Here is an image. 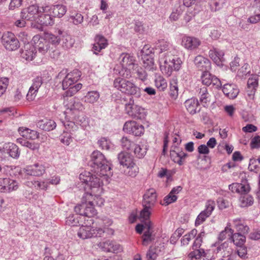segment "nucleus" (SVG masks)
Here are the masks:
<instances>
[{
    "label": "nucleus",
    "mask_w": 260,
    "mask_h": 260,
    "mask_svg": "<svg viewBox=\"0 0 260 260\" xmlns=\"http://www.w3.org/2000/svg\"><path fill=\"white\" fill-rule=\"evenodd\" d=\"M132 71L135 72L134 73L137 74V77L140 80L142 81H145L146 80L147 77V74L146 73V71L142 68L139 67L138 66V68Z\"/></svg>",
    "instance_id": "obj_59"
},
{
    "label": "nucleus",
    "mask_w": 260,
    "mask_h": 260,
    "mask_svg": "<svg viewBox=\"0 0 260 260\" xmlns=\"http://www.w3.org/2000/svg\"><path fill=\"white\" fill-rule=\"evenodd\" d=\"M156 199L157 195L155 190L153 188L147 190L143 196V206L152 208L156 203Z\"/></svg>",
    "instance_id": "obj_18"
},
{
    "label": "nucleus",
    "mask_w": 260,
    "mask_h": 260,
    "mask_svg": "<svg viewBox=\"0 0 260 260\" xmlns=\"http://www.w3.org/2000/svg\"><path fill=\"white\" fill-rule=\"evenodd\" d=\"M240 206L242 207H246L252 205L253 203V198L248 194H244L240 198Z\"/></svg>",
    "instance_id": "obj_51"
},
{
    "label": "nucleus",
    "mask_w": 260,
    "mask_h": 260,
    "mask_svg": "<svg viewBox=\"0 0 260 260\" xmlns=\"http://www.w3.org/2000/svg\"><path fill=\"white\" fill-rule=\"evenodd\" d=\"M108 231L111 232L112 234H113V231L112 229L108 228L103 229L101 228L82 225L79 229L78 236L82 239L91 238L92 237H103L105 233Z\"/></svg>",
    "instance_id": "obj_8"
},
{
    "label": "nucleus",
    "mask_w": 260,
    "mask_h": 260,
    "mask_svg": "<svg viewBox=\"0 0 260 260\" xmlns=\"http://www.w3.org/2000/svg\"><path fill=\"white\" fill-rule=\"evenodd\" d=\"M1 43L6 50L8 51H14L20 46L18 39L13 33L10 31L3 34Z\"/></svg>",
    "instance_id": "obj_10"
},
{
    "label": "nucleus",
    "mask_w": 260,
    "mask_h": 260,
    "mask_svg": "<svg viewBox=\"0 0 260 260\" xmlns=\"http://www.w3.org/2000/svg\"><path fill=\"white\" fill-rule=\"evenodd\" d=\"M121 145L123 148L130 150L132 147H134L135 144L131 141L127 137H123L121 140Z\"/></svg>",
    "instance_id": "obj_60"
},
{
    "label": "nucleus",
    "mask_w": 260,
    "mask_h": 260,
    "mask_svg": "<svg viewBox=\"0 0 260 260\" xmlns=\"http://www.w3.org/2000/svg\"><path fill=\"white\" fill-rule=\"evenodd\" d=\"M215 203L214 201L208 200L206 203L205 209L202 211L197 216L196 221L195 225L196 226L203 223L212 214V211L215 207Z\"/></svg>",
    "instance_id": "obj_13"
},
{
    "label": "nucleus",
    "mask_w": 260,
    "mask_h": 260,
    "mask_svg": "<svg viewBox=\"0 0 260 260\" xmlns=\"http://www.w3.org/2000/svg\"><path fill=\"white\" fill-rule=\"evenodd\" d=\"M63 104L67 108V110L70 112L81 111L84 109L82 104L74 98H64Z\"/></svg>",
    "instance_id": "obj_20"
},
{
    "label": "nucleus",
    "mask_w": 260,
    "mask_h": 260,
    "mask_svg": "<svg viewBox=\"0 0 260 260\" xmlns=\"http://www.w3.org/2000/svg\"><path fill=\"white\" fill-rule=\"evenodd\" d=\"M6 150L8 151V156L17 158L20 155V151L18 146L12 143H6Z\"/></svg>",
    "instance_id": "obj_40"
},
{
    "label": "nucleus",
    "mask_w": 260,
    "mask_h": 260,
    "mask_svg": "<svg viewBox=\"0 0 260 260\" xmlns=\"http://www.w3.org/2000/svg\"><path fill=\"white\" fill-rule=\"evenodd\" d=\"M43 83V79L41 76H37L32 80V83L30 87L39 90Z\"/></svg>",
    "instance_id": "obj_64"
},
{
    "label": "nucleus",
    "mask_w": 260,
    "mask_h": 260,
    "mask_svg": "<svg viewBox=\"0 0 260 260\" xmlns=\"http://www.w3.org/2000/svg\"><path fill=\"white\" fill-rule=\"evenodd\" d=\"M258 76L252 75L248 79L246 92L249 98H253L258 86Z\"/></svg>",
    "instance_id": "obj_24"
},
{
    "label": "nucleus",
    "mask_w": 260,
    "mask_h": 260,
    "mask_svg": "<svg viewBox=\"0 0 260 260\" xmlns=\"http://www.w3.org/2000/svg\"><path fill=\"white\" fill-rule=\"evenodd\" d=\"M18 188V183L14 180L10 178H0V191L10 192L16 190Z\"/></svg>",
    "instance_id": "obj_15"
},
{
    "label": "nucleus",
    "mask_w": 260,
    "mask_h": 260,
    "mask_svg": "<svg viewBox=\"0 0 260 260\" xmlns=\"http://www.w3.org/2000/svg\"><path fill=\"white\" fill-rule=\"evenodd\" d=\"M82 87V84L80 83L70 87V88L66 92V96H72L77 92H78Z\"/></svg>",
    "instance_id": "obj_62"
},
{
    "label": "nucleus",
    "mask_w": 260,
    "mask_h": 260,
    "mask_svg": "<svg viewBox=\"0 0 260 260\" xmlns=\"http://www.w3.org/2000/svg\"><path fill=\"white\" fill-rule=\"evenodd\" d=\"M160 250L158 247L155 246L150 247L146 254L147 260H155L158 256Z\"/></svg>",
    "instance_id": "obj_47"
},
{
    "label": "nucleus",
    "mask_w": 260,
    "mask_h": 260,
    "mask_svg": "<svg viewBox=\"0 0 260 260\" xmlns=\"http://www.w3.org/2000/svg\"><path fill=\"white\" fill-rule=\"evenodd\" d=\"M49 9V6L39 7L37 5H32L22 10L21 17L22 19L37 22L39 14L48 13Z\"/></svg>",
    "instance_id": "obj_9"
},
{
    "label": "nucleus",
    "mask_w": 260,
    "mask_h": 260,
    "mask_svg": "<svg viewBox=\"0 0 260 260\" xmlns=\"http://www.w3.org/2000/svg\"><path fill=\"white\" fill-rule=\"evenodd\" d=\"M245 237L240 233L233 234L231 240L237 246L241 247L245 242Z\"/></svg>",
    "instance_id": "obj_49"
},
{
    "label": "nucleus",
    "mask_w": 260,
    "mask_h": 260,
    "mask_svg": "<svg viewBox=\"0 0 260 260\" xmlns=\"http://www.w3.org/2000/svg\"><path fill=\"white\" fill-rule=\"evenodd\" d=\"M229 189L233 192L238 193H246L249 191V186L248 184L234 183L229 186Z\"/></svg>",
    "instance_id": "obj_34"
},
{
    "label": "nucleus",
    "mask_w": 260,
    "mask_h": 260,
    "mask_svg": "<svg viewBox=\"0 0 260 260\" xmlns=\"http://www.w3.org/2000/svg\"><path fill=\"white\" fill-rule=\"evenodd\" d=\"M170 88V96L174 99H176L178 95V80L176 78H173L171 80Z\"/></svg>",
    "instance_id": "obj_45"
},
{
    "label": "nucleus",
    "mask_w": 260,
    "mask_h": 260,
    "mask_svg": "<svg viewBox=\"0 0 260 260\" xmlns=\"http://www.w3.org/2000/svg\"><path fill=\"white\" fill-rule=\"evenodd\" d=\"M100 96V94L98 91H88L84 97V101L87 103L93 104L98 101Z\"/></svg>",
    "instance_id": "obj_46"
},
{
    "label": "nucleus",
    "mask_w": 260,
    "mask_h": 260,
    "mask_svg": "<svg viewBox=\"0 0 260 260\" xmlns=\"http://www.w3.org/2000/svg\"><path fill=\"white\" fill-rule=\"evenodd\" d=\"M154 82L155 86L160 91H164L167 87L166 80L161 76H156Z\"/></svg>",
    "instance_id": "obj_48"
},
{
    "label": "nucleus",
    "mask_w": 260,
    "mask_h": 260,
    "mask_svg": "<svg viewBox=\"0 0 260 260\" xmlns=\"http://www.w3.org/2000/svg\"><path fill=\"white\" fill-rule=\"evenodd\" d=\"M75 119L78 123L82 127V130L84 131L88 126V119L84 115H78Z\"/></svg>",
    "instance_id": "obj_58"
},
{
    "label": "nucleus",
    "mask_w": 260,
    "mask_h": 260,
    "mask_svg": "<svg viewBox=\"0 0 260 260\" xmlns=\"http://www.w3.org/2000/svg\"><path fill=\"white\" fill-rule=\"evenodd\" d=\"M200 40L195 37L184 36L182 37L181 44L186 49L193 50L197 49L201 45Z\"/></svg>",
    "instance_id": "obj_21"
},
{
    "label": "nucleus",
    "mask_w": 260,
    "mask_h": 260,
    "mask_svg": "<svg viewBox=\"0 0 260 260\" xmlns=\"http://www.w3.org/2000/svg\"><path fill=\"white\" fill-rule=\"evenodd\" d=\"M61 41L63 47L66 48L72 47L75 43L74 39L69 35L63 36Z\"/></svg>",
    "instance_id": "obj_52"
},
{
    "label": "nucleus",
    "mask_w": 260,
    "mask_h": 260,
    "mask_svg": "<svg viewBox=\"0 0 260 260\" xmlns=\"http://www.w3.org/2000/svg\"><path fill=\"white\" fill-rule=\"evenodd\" d=\"M146 227L147 230L145 231L142 236L143 245L145 246L148 245L154 239L152 235V233L150 232V230L152 229V226L150 225L149 222H147V223H146Z\"/></svg>",
    "instance_id": "obj_41"
},
{
    "label": "nucleus",
    "mask_w": 260,
    "mask_h": 260,
    "mask_svg": "<svg viewBox=\"0 0 260 260\" xmlns=\"http://www.w3.org/2000/svg\"><path fill=\"white\" fill-rule=\"evenodd\" d=\"M93 196L91 193H88V192H85L83 196V200L84 201V199L87 200L86 205L85 209V212L90 211L92 212V215L90 216H87V217H92L96 214V210L94 209V203L91 199H92Z\"/></svg>",
    "instance_id": "obj_32"
},
{
    "label": "nucleus",
    "mask_w": 260,
    "mask_h": 260,
    "mask_svg": "<svg viewBox=\"0 0 260 260\" xmlns=\"http://www.w3.org/2000/svg\"><path fill=\"white\" fill-rule=\"evenodd\" d=\"M89 166L93 169L94 173L105 175H112L110 164L105 156L99 151H94L90 155Z\"/></svg>",
    "instance_id": "obj_3"
},
{
    "label": "nucleus",
    "mask_w": 260,
    "mask_h": 260,
    "mask_svg": "<svg viewBox=\"0 0 260 260\" xmlns=\"http://www.w3.org/2000/svg\"><path fill=\"white\" fill-rule=\"evenodd\" d=\"M49 12H52L54 17L61 18L67 12V8L62 4L49 6Z\"/></svg>",
    "instance_id": "obj_33"
},
{
    "label": "nucleus",
    "mask_w": 260,
    "mask_h": 260,
    "mask_svg": "<svg viewBox=\"0 0 260 260\" xmlns=\"http://www.w3.org/2000/svg\"><path fill=\"white\" fill-rule=\"evenodd\" d=\"M37 126L43 130L50 131L56 126L55 121L51 119H44L40 120L37 123Z\"/></svg>",
    "instance_id": "obj_37"
},
{
    "label": "nucleus",
    "mask_w": 260,
    "mask_h": 260,
    "mask_svg": "<svg viewBox=\"0 0 260 260\" xmlns=\"http://www.w3.org/2000/svg\"><path fill=\"white\" fill-rule=\"evenodd\" d=\"M46 41L51 45H56L59 43L60 38L55 35L45 33L43 35Z\"/></svg>",
    "instance_id": "obj_54"
},
{
    "label": "nucleus",
    "mask_w": 260,
    "mask_h": 260,
    "mask_svg": "<svg viewBox=\"0 0 260 260\" xmlns=\"http://www.w3.org/2000/svg\"><path fill=\"white\" fill-rule=\"evenodd\" d=\"M184 106L187 111L191 115H194L200 111L199 101L196 98H191L186 100Z\"/></svg>",
    "instance_id": "obj_25"
},
{
    "label": "nucleus",
    "mask_w": 260,
    "mask_h": 260,
    "mask_svg": "<svg viewBox=\"0 0 260 260\" xmlns=\"http://www.w3.org/2000/svg\"><path fill=\"white\" fill-rule=\"evenodd\" d=\"M205 232L203 231L200 232L198 235L192 246L193 250H196L200 247L203 242V238L205 236Z\"/></svg>",
    "instance_id": "obj_57"
},
{
    "label": "nucleus",
    "mask_w": 260,
    "mask_h": 260,
    "mask_svg": "<svg viewBox=\"0 0 260 260\" xmlns=\"http://www.w3.org/2000/svg\"><path fill=\"white\" fill-rule=\"evenodd\" d=\"M112 175H105L103 174H91L88 171H84L79 175V179L81 182L84 183L91 190L89 193H102L103 192V186L104 182L108 183L109 178Z\"/></svg>",
    "instance_id": "obj_2"
},
{
    "label": "nucleus",
    "mask_w": 260,
    "mask_h": 260,
    "mask_svg": "<svg viewBox=\"0 0 260 260\" xmlns=\"http://www.w3.org/2000/svg\"><path fill=\"white\" fill-rule=\"evenodd\" d=\"M212 76L208 71H204L201 76V80L203 84L207 86L211 85Z\"/></svg>",
    "instance_id": "obj_56"
},
{
    "label": "nucleus",
    "mask_w": 260,
    "mask_h": 260,
    "mask_svg": "<svg viewBox=\"0 0 260 260\" xmlns=\"http://www.w3.org/2000/svg\"><path fill=\"white\" fill-rule=\"evenodd\" d=\"M177 199L178 197L176 195L173 194L170 191V192L164 198L163 205L165 206H167L172 203L176 202Z\"/></svg>",
    "instance_id": "obj_61"
},
{
    "label": "nucleus",
    "mask_w": 260,
    "mask_h": 260,
    "mask_svg": "<svg viewBox=\"0 0 260 260\" xmlns=\"http://www.w3.org/2000/svg\"><path fill=\"white\" fill-rule=\"evenodd\" d=\"M199 97L201 104L206 106L211 103L212 96L211 93L209 92L208 89L206 87H203L200 89Z\"/></svg>",
    "instance_id": "obj_31"
},
{
    "label": "nucleus",
    "mask_w": 260,
    "mask_h": 260,
    "mask_svg": "<svg viewBox=\"0 0 260 260\" xmlns=\"http://www.w3.org/2000/svg\"><path fill=\"white\" fill-rule=\"evenodd\" d=\"M152 49L145 46L141 50L142 60L143 67L148 70H153L155 69L154 61V53Z\"/></svg>",
    "instance_id": "obj_11"
},
{
    "label": "nucleus",
    "mask_w": 260,
    "mask_h": 260,
    "mask_svg": "<svg viewBox=\"0 0 260 260\" xmlns=\"http://www.w3.org/2000/svg\"><path fill=\"white\" fill-rule=\"evenodd\" d=\"M197 234V230L196 229H193L187 234L185 235L181 239L182 245H188L190 240L195 238Z\"/></svg>",
    "instance_id": "obj_50"
},
{
    "label": "nucleus",
    "mask_w": 260,
    "mask_h": 260,
    "mask_svg": "<svg viewBox=\"0 0 260 260\" xmlns=\"http://www.w3.org/2000/svg\"><path fill=\"white\" fill-rule=\"evenodd\" d=\"M42 13L39 14L36 22L42 25H53L54 24V19L53 16H51L50 15L49 13Z\"/></svg>",
    "instance_id": "obj_30"
},
{
    "label": "nucleus",
    "mask_w": 260,
    "mask_h": 260,
    "mask_svg": "<svg viewBox=\"0 0 260 260\" xmlns=\"http://www.w3.org/2000/svg\"><path fill=\"white\" fill-rule=\"evenodd\" d=\"M125 78L118 77L113 82L114 87L122 93L134 95L137 98L141 96V90L134 83Z\"/></svg>",
    "instance_id": "obj_6"
},
{
    "label": "nucleus",
    "mask_w": 260,
    "mask_h": 260,
    "mask_svg": "<svg viewBox=\"0 0 260 260\" xmlns=\"http://www.w3.org/2000/svg\"><path fill=\"white\" fill-rule=\"evenodd\" d=\"M147 151V146L144 144H135L134 152L136 157L142 158L146 155Z\"/></svg>",
    "instance_id": "obj_44"
},
{
    "label": "nucleus",
    "mask_w": 260,
    "mask_h": 260,
    "mask_svg": "<svg viewBox=\"0 0 260 260\" xmlns=\"http://www.w3.org/2000/svg\"><path fill=\"white\" fill-rule=\"evenodd\" d=\"M143 209L141 210L140 214V219L142 222H145V227L146 223L149 222L152 226V223L149 220V217L151 214V210L152 208H148L147 206H143Z\"/></svg>",
    "instance_id": "obj_42"
},
{
    "label": "nucleus",
    "mask_w": 260,
    "mask_h": 260,
    "mask_svg": "<svg viewBox=\"0 0 260 260\" xmlns=\"http://www.w3.org/2000/svg\"><path fill=\"white\" fill-rule=\"evenodd\" d=\"M123 130L135 136H141L144 133V127L135 121H126L123 126Z\"/></svg>",
    "instance_id": "obj_14"
},
{
    "label": "nucleus",
    "mask_w": 260,
    "mask_h": 260,
    "mask_svg": "<svg viewBox=\"0 0 260 260\" xmlns=\"http://www.w3.org/2000/svg\"><path fill=\"white\" fill-rule=\"evenodd\" d=\"M69 21L74 25H79L83 22L84 17L79 12L70 10L69 11Z\"/></svg>",
    "instance_id": "obj_38"
},
{
    "label": "nucleus",
    "mask_w": 260,
    "mask_h": 260,
    "mask_svg": "<svg viewBox=\"0 0 260 260\" xmlns=\"http://www.w3.org/2000/svg\"><path fill=\"white\" fill-rule=\"evenodd\" d=\"M222 91L224 95L230 99H234L239 93V89L235 84H225L222 87Z\"/></svg>",
    "instance_id": "obj_27"
},
{
    "label": "nucleus",
    "mask_w": 260,
    "mask_h": 260,
    "mask_svg": "<svg viewBox=\"0 0 260 260\" xmlns=\"http://www.w3.org/2000/svg\"><path fill=\"white\" fill-rule=\"evenodd\" d=\"M111 142L108 139L106 138H102L98 141L99 146L105 150H109L110 148Z\"/></svg>",
    "instance_id": "obj_63"
},
{
    "label": "nucleus",
    "mask_w": 260,
    "mask_h": 260,
    "mask_svg": "<svg viewBox=\"0 0 260 260\" xmlns=\"http://www.w3.org/2000/svg\"><path fill=\"white\" fill-rule=\"evenodd\" d=\"M39 52L43 54L46 53L51 48L50 44L46 41L44 37L39 35L35 36L32 39Z\"/></svg>",
    "instance_id": "obj_17"
},
{
    "label": "nucleus",
    "mask_w": 260,
    "mask_h": 260,
    "mask_svg": "<svg viewBox=\"0 0 260 260\" xmlns=\"http://www.w3.org/2000/svg\"><path fill=\"white\" fill-rule=\"evenodd\" d=\"M80 77V73L77 70H75L72 72L68 73L62 80L63 89L64 90L72 87V86L78 80Z\"/></svg>",
    "instance_id": "obj_19"
},
{
    "label": "nucleus",
    "mask_w": 260,
    "mask_h": 260,
    "mask_svg": "<svg viewBox=\"0 0 260 260\" xmlns=\"http://www.w3.org/2000/svg\"><path fill=\"white\" fill-rule=\"evenodd\" d=\"M117 158L119 164L126 168L124 171L125 175L132 177H135L138 175L139 171V167L131 154L122 151L118 154Z\"/></svg>",
    "instance_id": "obj_5"
},
{
    "label": "nucleus",
    "mask_w": 260,
    "mask_h": 260,
    "mask_svg": "<svg viewBox=\"0 0 260 260\" xmlns=\"http://www.w3.org/2000/svg\"><path fill=\"white\" fill-rule=\"evenodd\" d=\"M87 200L84 199V201L83 200V198H82V203L80 204H78L74 208L75 212L80 215L82 216H90L92 214V212L89 211L87 212H85V209L86 205Z\"/></svg>",
    "instance_id": "obj_43"
},
{
    "label": "nucleus",
    "mask_w": 260,
    "mask_h": 260,
    "mask_svg": "<svg viewBox=\"0 0 260 260\" xmlns=\"http://www.w3.org/2000/svg\"><path fill=\"white\" fill-rule=\"evenodd\" d=\"M18 132L20 135L26 139L35 140L39 138V133L34 130L30 129L26 127H19Z\"/></svg>",
    "instance_id": "obj_36"
},
{
    "label": "nucleus",
    "mask_w": 260,
    "mask_h": 260,
    "mask_svg": "<svg viewBox=\"0 0 260 260\" xmlns=\"http://www.w3.org/2000/svg\"><path fill=\"white\" fill-rule=\"evenodd\" d=\"M170 156L175 162L177 163L179 166H182L187 154L182 150L172 149V150H170Z\"/></svg>",
    "instance_id": "obj_29"
},
{
    "label": "nucleus",
    "mask_w": 260,
    "mask_h": 260,
    "mask_svg": "<svg viewBox=\"0 0 260 260\" xmlns=\"http://www.w3.org/2000/svg\"><path fill=\"white\" fill-rule=\"evenodd\" d=\"M196 67L200 70L205 71L211 69L210 60L202 55L196 56L194 59Z\"/></svg>",
    "instance_id": "obj_26"
},
{
    "label": "nucleus",
    "mask_w": 260,
    "mask_h": 260,
    "mask_svg": "<svg viewBox=\"0 0 260 260\" xmlns=\"http://www.w3.org/2000/svg\"><path fill=\"white\" fill-rule=\"evenodd\" d=\"M100 249L105 252H117L121 250L119 244H116L114 242L107 240L105 242H100L98 244Z\"/></svg>",
    "instance_id": "obj_22"
},
{
    "label": "nucleus",
    "mask_w": 260,
    "mask_h": 260,
    "mask_svg": "<svg viewBox=\"0 0 260 260\" xmlns=\"http://www.w3.org/2000/svg\"><path fill=\"white\" fill-rule=\"evenodd\" d=\"M18 142H20L22 145L29 148L32 150H39L40 148V144L36 142H32L26 141L25 140L21 141L18 139Z\"/></svg>",
    "instance_id": "obj_55"
},
{
    "label": "nucleus",
    "mask_w": 260,
    "mask_h": 260,
    "mask_svg": "<svg viewBox=\"0 0 260 260\" xmlns=\"http://www.w3.org/2000/svg\"><path fill=\"white\" fill-rule=\"evenodd\" d=\"M125 111L129 116L137 119H143L146 116L145 110L133 103L125 105Z\"/></svg>",
    "instance_id": "obj_12"
},
{
    "label": "nucleus",
    "mask_w": 260,
    "mask_h": 260,
    "mask_svg": "<svg viewBox=\"0 0 260 260\" xmlns=\"http://www.w3.org/2000/svg\"><path fill=\"white\" fill-rule=\"evenodd\" d=\"M160 52L159 53V62L160 70L167 76H170L173 71H178L180 70L182 61L181 59L169 51L171 45L169 42L164 40L159 42Z\"/></svg>",
    "instance_id": "obj_1"
},
{
    "label": "nucleus",
    "mask_w": 260,
    "mask_h": 260,
    "mask_svg": "<svg viewBox=\"0 0 260 260\" xmlns=\"http://www.w3.org/2000/svg\"><path fill=\"white\" fill-rule=\"evenodd\" d=\"M65 129L60 136V141L64 145L68 146L73 141V137L78 140L82 139L85 136V132L79 129L78 126L73 121H68L63 123Z\"/></svg>",
    "instance_id": "obj_4"
},
{
    "label": "nucleus",
    "mask_w": 260,
    "mask_h": 260,
    "mask_svg": "<svg viewBox=\"0 0 260 260\" xmlns=\"http://www.w3.org/2000/svg\"><path fill=\"white\" fill-rule=\"evenodd\" d=\"M46 167L44 165L40 163H36L29 166L24 169V172L29 175L35 176H42L45 173Z\"/></svg>",
    "instance_id": "obj_16"
},
{
    "label": "nucleus",
    "mask_w": 260,
    "mask_h": 260,
    "mask_svg": "<svg viewBox=\"0 0 260 260\" xmlns=\"http://www.w3.org/2000/svg\"><path fill=\"white\" fill-rule=\"evenodd\" d=\"M216 251L217 253H220L222 257H225L232 254L233 249L228 242H224L217 247Z\"/></svg>",
    "instance_id": "obj_39"
},
{
    "label": "nucleus",
    "mask_w": 260,
    "mask_h": 260,
    "mask_svg": "<svg viewBox=\"0 0 260 260\" xmlns=\"http://www.w3.org/2000/svg\"><path fill=\"white\" fill-rule=\"evenodd\" d=\"M233 233V230L226 226L223 231L221 232L218 236V239L220 241L225 240L227 237L231 239Z\"/></svg>",
    "instance_id": "obj_53"
},
{
    "label": "nucleus",
    "mask_w": 260,
    "mask_h": 260,
    "mask_svg": "<svg viewBox=\"0 0 260 260\" xmlns=\"http://www.w3.org/2000/svg\"><path fill=\"white\" fill-rule=\"evenodd\" d=\"M224 53L222 51L216 48L211 49L209 52V55L210 57L217 65H220L221 62L224 60Z\"/></svg>",
    "instance_id": "obj_35"
},
{
    "label": "nucleus",
    "mask_w": 260,
    "mask_h": 260,
    "mask_svg": "<svg viewBox=\"0 0 260 260\" xmlns=\"http://www.w3.org/2000/svg\"><path fill=\"white\" fill-rule=\"evenodd\" d=\"M119 61L122 68L119 73L124 78H129L131 77V71L138 68V64L135 63L134 57L128 54H121L119 57Z\"/></svg>",
    "instance_id": "obj_7"
},
{
    "label": "nucleus",
    "mask_w": 260,
    "mask_h": 260,
    "mask_svg": "<svg viewBox=\"0 0 260 260\" xmlns=\"http://www.w3.org/2000/svg\"><path fill=\"white\" fill-rule=\"evenodd\" d=\"M36 47L31 44L24 45V49L21 53V56L26 60H32L36 55Z\"/></svg>",
    "instance_id": "obj_28"
},
{
    "label": "nucleus",
    "mask_w": 260,
    "mask_h": 260,
    "mask_svg": "<svg viewBox=\"0 0 260 260\" xmlns=\"http://www.w3.org/2000/svg\"><path fill=\"white\" fill-rule=\"evenodd\" d=\"M108 44L107 40L103 36L96 35L94 38V43L92 47L94 53L98 54L102 49H105Z\"/></svg>",
    "instance_id": "obj_23"
}]
</instances>
